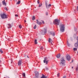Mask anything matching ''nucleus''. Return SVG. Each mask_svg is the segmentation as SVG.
<instances>
[{"mask_svg":"<svg viewBox=\"0 0 78 78\" xmlns=\"http://www.w3.org/2000/svg\"><path fill=\"white\" fill-rule=\"evenodd\" d=\"M35 44H37V40L35 39L34 41Z\"/></svg>","mask_w":78,"mask_h":78,"instance_id":"18","label":"nucleus"},{"mask_svg":"<svg viewBox=\"0 0 78 78\" xmlns=\"http://www.w3.org/2000/svg\"><path fill=\"white\" fill-rule=\"evenodd\" d=\"M40 48L41 49V50H43L44 49V48H43V47L40 46Z\"/></svg>","mask_w":78,"mask_h":78,"instance_id":"17","label":"nucleus"},{"mask_svg":"<svg viewBox=\"0 0 78 78\" xmlns=\"http://www.w3.org/2000/svg\"><path fill=\"white\" fill-rule=\"evenodd\" d=\"M44 59L43 61L44 63H46V64H48V61H47V60L48 59V58H47V57H46Z\"/></svg>","mask_w":78,"mask_h":78,"instance_id":"7","label":"nucleus"},{"mask_svg":"<svg viewBox=\"0 0 78 78\" xmlns=\"http://www.w3.org/2000/svg\"><path fill=\"white\" fill-rule=\"evenodd\" d=\"M48 41L49 42H51V38H49Z\"/></svg>","mask_w":78,"mask_h":78,"instance_id":"25","label":"nucleus"},{"mask_svg":"<svg viewBox=\"0 0 78 78\" xmlns=\"http://www.w3.org/2000/svg\"><path fill=\"white\" fill-rule=\"evenodd\" d=\"M35 18L36 17H35V16H33L32 17V20H34Z\"/></svg>","mask_w":78,"mask_h":78,"instance_id":"21","label":"nucleus"},{"mask_svg":"<svg viewBox=\"0 0 78 78\" xmlns=\"http://www.w3.org/2000/svg\"><path fill=\"white\" fill-rule=\"evenodd\" d=\"M46 16H48V12H46Z\"/></svg>","mask_w":78,"mask_h":78,"instance_id":"37","label":"nucleus"},{"mask_svg":"<svg viewBox=\"0 0 78 78\" xmlns=\"http://www.w3.org/2000/svg\"><path fill=\"white\" fill-rule=\"evenodd\" d=\"M51 44H52V43L51 42Z\"/></svg>","mask_w":78,"mask_h":78,"instance_id":"48","label":"nucleus"},{"mask_svg":"<svg viewBox=\"0 0 78 78\" xmlns=\"http://www.w3.org/2000/svg\"><path fill=\"white\" fill-rule=\"evenodd\" d=\"M75 47L78 48V42H76L75 44Z\"/></svg>","mask_w":78,"mask_h":78,"instance_id":"11","label":"nucleus"},{"mask_svg":"<svg viewBox=\"0 0 78 78\" xmlns=\"http://www.w3.org/2000/svg\"><path fill=\"white\" fill-rule=\"evenodd\" d=\"M19 27L20 28H22V26L21 25H19Z\"/></svg>","mask_w":78,"mask_h":78,"instance_id":"27","label":"nucleus"},{"mask_svg":"<svg viewBox=\"0 0 78 78\" xmlns=\"http://www.w3.org/2000/svg\"><path fill=\"white\" fill-rule=\"evenodd\" d=\"M61 56V55L59 54H58L57 55V58H59V57H60V56Z\"/></svg>","mask_w":78,"mask_h":78,"instance_id":"15","label":"nucleus"},{"mask_svg":"<svg viewBox=\"0 0 78 78\" xmlns=\"http://www.w3.org/2000/svg\"><path fill=\"white\" fill-rule=\"evenodd\" d=\"M15 16H16V17H17V16H18V15H15Z\"/></svg>","mask_w":78,"mask_h":78,"instance_id":"39","label":"nucleus"},{"mask_svg":"<svg viewBox=\"0 0 78 78\" xmlns=\"http://www.w3.org/2000/svg\"><path fill=\"white\" fill-rule=\"evenodd\" d=\"M34 29H36V25H35V26L34 27Z\"/></svg>","mask_w":78,"mask_h":78,"instance_id":"32","label":"nucleus"},{"mask_svg":"<svg viewBox=\"0 0 78 78\" xmlns=\"http://www.w3.org/2000/svg\"><path fill=\"white\" fill-rule=\"evenodd\" d=\"M76 71H78V65L77 66V67H76Z\"/></svg>","mask_w":78,"mask_h":78,"instance_id":"29","label":"nucleus"},{"mask_svg":"<svg viewBox=\"0 0 78 78\" xmlns=\"http://www.w3.org/2000/svg\"><path fill=\"white\" fill-rule=\"evenodd\" d=\"M0 52H1V53H3V51L1 49H0Z\"/></svg>","mask_w":78,"mask_h":78,"instance_id":"31","label":"nucleus"},{"mask_svg":"<svg viewBox=\"0 0 78 78\" xmlns=\"http://www.w3.org/2000/svg\"><path fill=\"white\" fill-rule=\"evenodd\" d=\"M50 33L52 35V36H55V33L54 32H51Z\"/></svg>","mask_w":78,"mask_h":78,"instance_id":"13","label":"nucleus"},{"mask_svg":"<svg viewBox=\"0 0 78 78\" xmlns=\"http://www.w3.org/2000/svg\"><path fill=\"white\" fill-rule=\"evenodd\" d=\"M77 11H78V6H77Z\"/></svg>","mask_w":78,"mask_h":78,"instance_id":"41","label":"nucleus"},{"mask_svg":"<svg viewBox=\"0 0 78 78\" xmlns=\"http://www.w3.org/2000/svg\"><path fill=\"white\" fill-rule=\"evenodd\" d=\"M63 78H66V76H64Z\"/></svg>","mask_w":78,"mask_h":78,"instance_id":"36","label":"nucleus"},{"mask_svg":"<svg viewBox=\"0 0 78 78\" xmlns=\"http://www.w3.org/2000/svg\"><path fill=\"white\" fill-rule=\"evenodd\" d=\"M59 20L58 19H55L54 20V23L55 25H59Z\"/></svg>","mask_w":78,"mask_h":78,"instance_id":"3","label":"nucleus"},{"mask_svg":"<svg viewBox=\"0 0 78 78\" xmlns=\"http://www.w3.org/2000/svg\"><path fill=\"white\" fill-rule=\"evenodd\" d=\"M41 5H42V3H40L39 6V7L40 8V7H41Z\"/></svg>","mask_w":78,"mask_h":78,"instance_id":"23","label":"nucleus"},{"mask_svg":"<svg viewBox=\"0 0 78 78\" xmlns=\"http://www.w3.org/2000/svg\"><path fill=\"white\" fill-rule=\"evenodd\" d=\"M4 9H5V10H6V11H8V9H7V8L5 7L4 8Z\"/></svg>","mask_w":78,"mask_h":78,"instance_id":"30","label":"nucleus"},{"mask_svg":"<svg viewBox=\"0 0 78 78\" xmlns=\"http://www.w3.org/2000/svg\"><path fill=\"white\" fill-rule=\"evenodd\" d=\"M67 44L68 46H69V47H70V44L69 43V42L68 41L67 42Z\"/></svg>","mask_w":78,"mask_h":78,"instance_id":"20","label":"nucleus"},{"mask_svg":"<svg viewBox=\"0 0 78 78\" xmlns=\"http://www.w3.org/2000/svg\"><path fill=\"white\" fill-rule=\"evenodd\" d=\"M44 70H48V68L47 67H45Z\"/></svg>","mask_w":78,"mask_h":78,"instance_id":"22","label":"nucleus"},{"mask_svg":"<svg viewBox=\"0 0 78 78\" xmlns=\"http://www.w3.org/2000/svg\"><path fill=\"white\" fill-rule=\"evenodd\" d=\"M51 41H52V40H51Z\"/></svg>","mask_w":78,"mask_h":78,"instance_id":"49","label":"nucleus"},{"mask_svg":"<svg viewBox=\"0 0 78 78\" xmlns=\"http://www.w3.org/2000/svg\"><path fill=\"white\" fill-rule=\"evenodd\" d=\"M66 58L67 61H69L70 60V56L69 55H67L66 56Z\"/></svg>","mask_w":78,"mask_h":78,"instance_id":"6","label":"nucleus"},{"mask_svg":"<svg viewBox=\"0 0 78 78\" xmlns=\"http://www.w3.org/2000/svg\"><path fill=\"white\" fill-rule=\"evenodd\" d=\"M37 23L38 25H41L42 24V23L38 21V20H37Z\"/></svg>","mask_w":78,"mask_h":78,"instance_id":"9","label":"nucleus"},{"mask_svg":"<svg viewBox=\"0 0 78 78\" xmlns=\"http://www.w3.org/2000/svg\"><path fill=\"white\" fill-rule=\"evenodd\" d=\"M10 1H12V0H10Z\"/></svg>","mask_w":78,"mask_h":78,"instance_id":"47","label":"nucleus"},{"mask_svg":"<svg viewBox=\"0 0 78 78\" xmlns=\"http://www.w3.org/2000/svg\"><path fill=\"white\" fill-rule=\"evenodd\" d=\"M23 76H24V77H25V73H23Z\"/></svg>","mask_w":78,"mask_h":78,"instance_id":"24","label":"nucleus"},{"mask_svg":"<svg viewBox=\"0 0 78 78\" xmlns=\"http://www.w3.org/2000/svg\"><path fill=\"white\" fill-rule=\"evenodd\" d=\"M45 5L46 6V7L47 8H50V6H51V5L49 4V5H47V2H45Z\"/></svg>","mask_w":78,"mask_h":78,"instance_id":"8","label":"nucleus"},{"mask_svg":"<svg viewBox=\"0 0 78 78\" xmlns=\"http://www.w3.org/2000/svg\"><path fill=\"white\" fill-rule=\"evenodd\" d=\"M73 50L76 51V50H77V48H74L73 49Z\"/></svg>","mask_w":78,"mask_h":78,"instance_id":"26","label":"nucleus"},{"mask_svg":"<svg viewBox=\"0 0 78 78\" xmlns=\"http://www.w3.org/2000/svg\"><path fill=\"white\" fill-rule=\"evenodd\" d=\"M15 0V1H17V0Z\"/></svg>","mask_w":78,"mask_h":78,"instance_id":"46","label":"nucleus"},{"mask_svg":"<svg viewBox=\"0 0 78 78\" xmlns=\"http://www.w3.org/2000/svg\"><path fill=\"white\" fill-rule=\"evenodd\" d=\"M59 73H58L57 74V77H59Z\"/></svg>","mask_w":78,"mask_h":78,"instance_id":"34","label":"nucleus"},{"mask_svg":"<svg viewBox=\"0 0 78 78\" xmlns=\"http://www.w3.org/2000/svg\"><path fill=\"white\" fill-rule=\"evenodd\" d=\"M34 73L35 74V75L36 77H37V78H38L39 76V72L37 71L34 72Z\"/></svg>","mask_w":78,"mask_h":78,"instance_id":"5","label":"nucleus"},{"mask_svg":"<svg viewBox=\"0 0 78 78\" xmlns=\"http://www.w3.org/2000/svg\"><path fill=\"white\" fill-rule=\"evenodd\" d=\"M2 6V4L0 3V6Z\"/></svg>","mask_w":78,"mask_h":78,"instance_id":"42","label":"nucleus"},{"mask_svg":"<svg viewBox=\"0 0 78 78\" xmlns=\"http://www.w3.org/2000/svg\"><path fill=\"white\" fill-rule=\"evenodd\" d=\"M20 1H19L18 2H17L16 3L17 5H18L19 4H20Z\"/></svg>","mask_w":78,"mask_h":78,"instance_id":"19","label":"nucleus"},{"mask_svg":"<svg viewBox=\"0 0 78 78\" xmlns=\"http://www.w3.org/2000/svg\"><path fill=\"white\" fill-rule=\"evenodd\" d=\"M22 64V61L21 60H20L18 61V66H20Z\"/></svg>","mask_w":78,"mask_h":78,"instance_id":"10","label":"nucleus"},{"mask_svg":"<svg viewBox=\"0 0 78 78\" xmlns=\"http://www.w3.org/2000/svg\"><path fill=\"white\" fill-rule=\"evenodd\" d=\"M41 78H47V76H45L44 75H43L41 77Z\"/></svg>","mask_w":78,"mask_h":78,"instance_id":"16","label":"nucleus"},{"mask_svg":"<svg viewBox=\"0 0 78 78\" xmlns=\"http://www.w3.org/2000/svg\"><path fill=\"white\" fill-rule=\"evenodd\" d=\"M3 4L5 6H6V3L5 2V1H4L2 2Z\"/></svg>","mask_w":78,"mask_h":78,"instance_id":"12","label":"nucleus"},{"mask_svg":"<svg viewBox=\"0 0 78 78\" xmlns=\"http://www.w3.org/2000/svg\"><path fill=\"white\" fill-rule=\"evenodd\" d=\"M11 63H12V62H11Z\"/></svg>","mask_w":78,"mask_h":78,"instance_id":"50","label":"nucleus"},{"mask_svg":"<svg viewBox=\"0 0 78 78\" xmlns=\"http://www.w3.org/2000/svg\"><path fill=\"white\" fill-rule=\"evenodd\" d=\"M72 69H73V67H72Z\"/></svg>","mask_w":78,"mask_h":78,"instance_id":"45","label":"nucleus"},{"mask_svg":"<svg viewBox=\"0 0 78 78\" xmlns=\"http://www.w3.org/2000/svg\"><path fill=\"white\" fill-rule=\"evenodd\" d=\"M11 27V24H9L8 25V28H10Z\"/></svg>","mask_w":78,"mask_h":78,"instance_id":"14","label":"nucleus"},{"mask_svg":"<svg viewBox=\"0 0 78 78\" xmlns=\"http://www.w3.org/2000/svg\"><path fill=\"white\" fill-rule=\"evenodd\" d=\"M76 40L77 41V42H78V36L76 37Z\"/></svg>","mask_w":78,"mask_h":78,"instance_id":"35","label":"nucleus"},{"mask_svg":"<svg viewBox=\"0 0 78 78\" xmlns=\"http://www.w3.org/2000/svg\"><path fill=\"white\" fill-rule=\"evenodd\" d=\"M42 23H43V24H44V21H42Z\"/></svg>","mask_w":78,"mask_h":78,"instance_id":"38","label":"nucleus"},{"mask_svg":"<svg viewBox=\"0 0 78 78\" xmlns=\"http://www.w3.org/2000/svg\"><path fill=\"white\" fill-rule=\"evenodd\" d=\"M59 27H60V30L62 32H64L65 30V26L64 24L60 25Z\"/></svg>","mask_w":78,"mask_h":78,"instance_id":"2","label":"nucleus"},{"mask_svg":"<svg viewBox=\"0 0 78 78\" xmlns=\"http://www.w3.org/2000/svg\"><path fill=\"white\" fill-rule=\"evenodd\" d=\"M25 22L26 23L27 22V21H26V20H24Z\"/></svg>","mask_w":78,"mask_h":78,"instance_id":"43","label":"nucleus"},{"mask_svg":"<svg viewBox=\"0 0 78 78\" xmlns=\"http://www.w3.org/2000/svg\"><path fill=\"white\" fill-rule=\"evenodd\" d=\"M37 3L38 4H39V3H40L39 0H38L37 1Z\"/></svg>","mask_w":78,"mask_h":78,"instance_id":"33","label":"nucleus"},{"mask_svg":"<svg viewBox=\"0 0 78 78\" xmlns=\"http://www.w3.org/2000/svg\"><path fill=\"white\" fill-rule=\"evenodd\" d=\"M66 62V61L64 59V58H61L60 60V65L61 66H65V63Z\"/></svg>","mask_w":78,"mask_h":78,"instance_id":"1","label":"nucleus"},{"mask_svg":"<svg viewBox=\"0 0 78 78\" xmlns=\"http://www.w3.org/2000/svg\"><path fill=\"white\" fill-rule=\"evenodd\" d=\"M27 57L28 58H29V57H28V56H27Z\"/></svg>","mask_w":78,"mask_h":78,"instance_id":"44","label":"nucleus"},{"mask_svg":"<svg viewBox=\"0 0 78 78\" xmlns=\"http://www.w3.org/2000/svg\"><path fill=\"white\" fill-rule=\"evenodd\" d=\"M44 33H47V30H46V29H44Z\"/></svg>","mask_w":78,"mask_h":78,"instance_id":"28","label":"nucleus"},{"mask_svg":"<svg viewBox=\"0 0 78 78\" xmlns=\"http://www.w3.org/2000/svg\"><path fill=\"white\" fill-rule=\"evenodd\" d=\"M74 61L73 60H72L71 62H73Z\"/></svg>","mask_w":78,"mask_h":78,"instance_id":"40","label":"nucleus"},{"mask_svg":"<svg viewBox=\"0 0 78 78\" xmlns=\"http://www.w3.org/2000/svg\"><path fill=\"white\" fill-rule=\"evenodd\" d=\"M1 18L2 19H6L7 18V16L5 15V14H3L1 15Z\"/></svg>","mask_w":78,"mask_h":78,"instance_id":"4","label":"nucleus"}]
</instances>
